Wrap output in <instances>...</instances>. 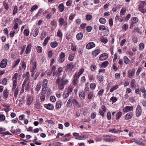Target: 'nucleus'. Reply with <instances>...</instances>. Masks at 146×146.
Segmentation results:
<instances>
[{
	"label": "nucleus",
	"mask_w": 146,
	"mask_h": 146,
	"mask_svg": "<svg viewBox=\"0 0 146 146\" xmlns=\"http://www.w3.org/2000/svg\"><path fill=\"white\" fill-rule=\"evenodd\" d=\"M69 82L68 80L63 78H61L58 77L56 80L55 83L58 86V89L60 90H63L65 86L67 85Z\"/></svg>",
	"instance_id": "f257e3e1"
},
{
	"label": "nucleus",
	"mask_w": 146,
	"mask_h": 146,
	"mask_svg": "<svg viewBox=\"0 0 146 146\" xmlns=\"http://www.w3.org/2000/svg\"><path fill=\"white\" fill-rule=\"evenodd\" d=\"M146 3L144 1H141L139 5L138 9L139 11L144 13L146 12L145 5Z\"/></svg>",
	"instance_id": "f03ea898"
},
{
	"label": "nucleus",
	"mask_w": 146,
	"mask_h": 146,
	"mask_svg": "<svg viewBox=\"0 0 146 146\" xmlns=\"http://www.w3.org/2000/svg\"><path fill=\"white\" fill-rule=\"evenodd\" d=\"M58 23L59 25L63 26L64 28L66 29L67 27L68 23L67 21H65L64 19L62 17L60 18L58 20Z\"/></svg>",
	"instance_id": "7ed1b4c3"
},
{
	"label": "nucleus",
	"mask_w": 146,
	"mask_h": 146,
	"mask_svg": "<svg viewBox=\"0 0 146 146\" xmlns=\"http://www.w3.org/2000/svg\"><path fill=\"white\" fill-rule=\"evenodd\" d=\"M65 54L63 52H61L59 55V57L58 59V61L60 63H62L65 60Z\"/></svg>",
	"instance_id": "20e7f679"
},
{
	"label": "nucleus",
	"mask_w": 146,
	"mask_h": 146,
	"mask_svg": "<svg viewBox=\"0 0 146 146\" xmlns=\"http://www.w3.org/2000/svg\"><path fill=\"white\" fill-rule=\"evenodd\" d=\"M142 110L141 108L139 105H138L136 110V115L137 117H139L141 113Z\"/></svg>",
	"instance_id": "39448f33"
},
{
	"label": "nucleus",
	"mask_w": 146,
	"mask_h": 146,
	"mask_svg": "<svg viewBox=\"0 0 146 146\" xmlns=\"http://www.w3.org/2000/svg\"><path fill=\"white\" fill-rule=\"evenodd\" d=\"M7 59L6 58L3 59L1 62L0 67L2 68H5L6 66L7 63Z\"/></svg>",
	"instance_id": "423d86ee"
},
{
	"label": "nucleus",
	"mask_w": 146,
	"mask_h": 146,
	"mask_svg": "<svg viewBox=\"0 0 146 146\" xmlns=\"http://www.w3.org/2000/svg\"><path fill=\"white\" fill-rule=\"evenodd\" d=\"M23 77H25V79L23 84L25 85V84L26 83H27V81H28L29 79L30 75L29 72H27L25 74H23Z\"/></svg>",
	"instance_id": "0eeeda50"
},
{
	"label": "nucleus",
	"mask_w": 146,
	"mask_h": 146,
	"mask_svg": "<svg viewBox=\"0 0 146 146\" xmlns=\"http://www.w3.org/2000/svg\"><path fill=\"white\" fill-rule=\"evenodd\" d=\"M74 67V63L72 62L68 64L66 66V69L68 71L72 70Z\"/></svg>",
	"instance_id": "6e6552de"
},
{
	"label": "nucleus",
	"mask_w": 146,
	"mask_h": 146,
	"mask_svg": "<svg viewBox=\"0 0 146 146\" xmlns=\"http://www.w3.org/2000/svg\"><path fill=\"white\" fill-rule=\"evenodd\" d=\"M95 44L94 42H90L87 44L86 47L87 49L90 50L95 47Z\"/></svg>",
	"instance_id": "1a4fd4ad"
},
{
	"label": "nucleus",
	"mask_w": 146,
	"mask_h": 146,
	"mask_svg": "<svg viewBox=\"0 0 146 146\" xmlns=\"http://www.w3.org/2000/svg\"><path fill=\"white\" fill-rule=\"evenodd\" d=\"M106 111V109L105 106H102L101 109L99 110V113L103 117L104 116V113Z\"/></svg>",
	"instance_id": "9d476101"
},
{
	"label": "nucleus",
	"mask_w": 146,
	"mask_h": 146,
	"mask_svg": "<svg viewBox=\"0 0 146 146\" xmlns=\"http://www.w3.org/2000/svg\"><path fill=\"white\" fill-rule=\"evenodd\" d=\"M79 78L74 75L73 78V80L72 81V83L73 85L75 86H78V79Z\"/></svg>",
	"instance_id": "9b49d317"
},
{
	"label": "nucleus",
	"mask_w": 146,
	"mask_h": 146,
	"mask_svg": "<svg viewBox=\"0 0 146 146\" xmlns=\"http://www.w3.org/2000/svg\"><path fill=\"white\" fill-rule=\"evenodd\" d=\"M135 72V69H133L132 70H130L128 72V77L129 78H131V77L134 76Z\"/></svg>",
	"instance_id": "f8f14e48"
},
{
	"label": "nucleus",
	"mask_w": 146,
	"mask_h": 146,
	"mask_svg": "<svg viewBox=\"0 0 146 146\" xmlns=\"http://www.w3.org/2000/svg\"><path fill=\"white\" fill-rule=\"evenodd\" d=\"M108 57V54L107 53H104L101 55L99 58V59L100 60L102 61L106 60Z\"/></svg>",
	"instance_id": "ddd939ff"
},
{
	"label": "nucleus",
	"mask_w": 146,
	"mask_h": 146,
	"mask_svg": "<svg viewBox=\"0 0 146 146\" xmlns=\"http://www.w3.org/2000/svg\"><path fill=\"white\" fill-rule=\"evenodd\" d=\"M44 106L45 108L49 110H52L54 108L53 104H45Z\"/></svg>",
	"instance_id": "4468645a"
},
{
	"label": "nucleus",
	"mask_w": 146,
	"mask_h": 146,
	"mask_svg": "<svg viewBox=\"0 0 146 146\" xmlns=\"http://www.w3.org/2000/svg\"><path fill=\"white\" fill-rule=\"evenodd\" d=\"M72 101L73 97H71L69 98L66 104V106L67 107L69 108L71 107L73 103Z\"/></svg>",
	"instance_id": "2eb2a0df"
},
{
	"label": "nucleus",
	"mask_w": 146,
	"mask_h": 146,
	"mask_svg": "<svg viewBox=\"0 0 146 146\" xmlns=\"http://www.w3.org/2000/svg\"><path fill=\"white\" fill-rule=\"evenodd\" d=\"M31 46L32 45L31 44H29L27 45L25 51L26 54H29L30 53Z\"/></svg>",
	"instance_id": "dca6fc26"
},
{
	"label": "nucleus",
	"mask_w": 146,
	"mask_h": 146,
	"mask_svg": "<svg viewBox=\"0 0 146 146\" xmlns=\"http://www.w3.org/2000/svg\"><path fill=\"white\" fill-rule=\"evenodd\" d=\"M133 116V113L131 112H129L126 114L125 117V119L129 120Z\"/></svg>",
	"instance_id": "f3484780"
},
{
	"label": "nucleus",
	"mask_w": 146,
	"mask_h": 146,
	"mask_svg": "<svg viewBox=\"0 0 146 146\" xmlns=\"http://www.w3.org/2000/svg\"><path fill=\"white\" fill-rule=\"evenodd\" d=\"M133 108V107L132 106H126L123 109V111L124 112H128L129 111L132 110Z\"/></svg>",
	"instance_id": "a211bd4d"
},
{
	"label": "nucleus",
	"mask_w": 146,
	"mask_h": 146,
	"mask_svg": "<svg viewBox=\"0 0 146 146\" xmlns=\"http://www.w3.org/2000/svg\"><path fill=\"white\" fill-rule=\"evenodd\" d=\"M84 72V69L83 68H81L80 69L78 73L77 74V73H76L74 75L76 76H77V77L79 78L80 75L83 73Z\"/></svg>",
	"instance_id": "6ab92c4d"
},
{
	"label": "nucleus",
	"mask_w": 146,
	"mask_h": 146,
	"mask_svg": "<svg viewBox=\"0 0 146 146\" xmlns=\"http://www.w3.org/2000/svg\"><path fill=\"white\" fill-rule=\"evenodd\" d=\"M83 37V34L81 33H78L76 35V38L78 40H81Z\"/></svg>",
	"instance_id": "aec40b11"
},
{
	"label": "nucleus",
	"mask_w": 146,
	"mask_h": 146,
	"mask_svg": "<svg viewBox=\"0 0 146 146\" xmlns=\"http://www.w3.org/2000/svg\"><path fill=\"white\" fill-rule=\"evenodd\" d=\"M126 11L127 9L125 8H123L121 9L120 12V15L121 17L122 16L125 14Z\"/></svg>",
	"instance_id": "412c9836"
},
{
	"label": "nucleus",
	"mask_w": 146,
	"mask_h": 146,
	"mask_svg": "<svg viewBox=\"0 0 146 146\" xmlns=\"http://www.w3.org/2000/svg\"><path fill=\"white\" fill-rule=\"evenodd\" d=\"M135 81L134 79H133L131 82L130 85L132 88H135L136 87V86L135 85Z\"/></svg>",
	"instance_id": "4be33fe9"
},
{
	"label": "nucleus",
	"mask_w": 146,
	"mask_h": 146,
	"mask_svg": "<svg viewBox=\"0 0 146 146\" xmlns=\"http://www.w3.org/2000/svg\"><path fill=\"white\" fill-rule=\"evenodd\" d=\"M79 96L80 98L82 100L84 99L85 97V94L84 92H81L79 93Z\"/></svg>",
	"instance_id": "5701e85b"
},
{
	"label": "nucleus",
	"mask_w": 146,
	"mask_h": 146,
	"mask_svg": "<svg viewBox=\"0 0 146 146\" xmlns=\"http://www.w3.org/2000/svg\"><path fill=\"white\" fill-rule=\"evenodd\" d=\"M134 142L135 143L141 146H145V144L142 142L141 141L139 140H134Z\"/></svg>",
	"instance_id": "b1692460"
},
{
	"label": "nucleus",
	"mask_w": 146,
	"mask_h": 146,
	"mask_svg": "<svg viewBox=\"0 0 146 146\" xmlns=\"http://www.w3.org/2000/svg\"><path fill=\"white\" fill-rule=\"evenodd\" d=\"M9 93V92L7 89L4 90L3 91V94L4 98H7L8 97Z\"/></svg>",
	"instance_id": "393cba45"
},
{
	"label": "nucleus",
	"mask_w": 146,
	"mask_h": 146,
	"mask_svg": "<svg viewBox=\"0 0 146 146\" xmlns=\"http://www.w3.org/2000/svg\"><path fill=\"white\" fill-rule=\"evenodd\" d=\"M100 52V50L99 49H96L93 51L92 52V54L94 56H96Z\"/></svg>",
	"instance_id": "a878e982"
},
{
	"label": "nucleus",
	"mask_w": 146,
	"mask_h": 146,
	"mask_svg": "<svg viewBox=\"0 0 146 146\" xmlns=\"http://www.w3.org/2000/svg\"><path fill=\"white\" fill-rule=\"evenodd\" d=\"M131 21L132 24H135L138 22V19L136 17H133L132 18Z\"/></svg>",
	"instance_id": "bb28decb"
},
{
	"label": "nucleus",
	"mask_w": 146,
	"mask_h": 146,
	"mask_svg": "<svg viewBox=\"0 0 146 146\" xmlns=\"http://www.w3.org/2000/svg\"><path fill=\"white\" fill-rule=\"evenodd\" d=\"M109 63L107 61H104L103 62L101 66L102 68H105L108 65Z\"/></svg>",
	"instance_id": "cd10ccee"
},
{
	"label": "nucleus",
	"mask_w": 146,
	"mask_h": 146,
	"mask_svg": "<svg viewBox=\"0 0 146 146\" xmlns=\"http://www.w3.org/2000/svg\"><path fill=\"white\" fill-rule=\"evenodd\" d=\"M62 102L61 101H58L56 102V108L58 109H59L61 106Z\"/></svg>",
	"instance_id": "c85d7f7f"
},
{
	"label": "nucleus",
	"mask_w": 146,
	"mask_h": 146,
	"mask_svg": "<svg viewBox=\"0 0 146 146\" xmlns=\"http://www.w3.org/2000/svg\"><path fill=\"white\" fill-rule=\"evenodd\" d=\"M58 8L59 9V11L60 12H63L64 9V7L63 4L62 3L60 4L58 6Z\"/></svg>",
	"instance_id": "c756f323"
},
{
	"label": "nucleus",
	"mask_w": 146,
	"mask_h": 146,
	"mask_svg": "<svg viewBox=\"0 0 146 146\" xmlns=\"http://www.w3.org/2000/svg\"><path fill=\"white\" fill-rule=\"evenodd\" d=\"M74 54L72 53L69 54L68 60L70 61H72L74 58Z\"/></svg>",
	"instance_id": "7c9ffc66"
},
{
	"label": "nucleus",
	"mask_w": 146,
	"mask_h": 146,
	"mask_svg": "<svg viewBox=\"0 0 146 146\" xmlns=\"http://www.w3.org/2000/svg\"><path fill=\"white\" fill-rule=\"evenodd\" d=\"M117 100V98L116 97L113 96L110 98V102H111L112 104H113V103L115 102Z\"/></svg>",
	"instance_id": "2f4dec72"
},
{
	"label": "nucleus",
	"mask_w": 146,
	"mask_h": 146,
	"mask_svg": "<svg viewBox=\"0 0 146 146\" xmlns=\"http://www.w3.org/2000/svg\"><path fill=\"white\" fill-rule=\"evenodd\" d=\"M50 45L52 48H55L58 46V43L56 41H54L51 42Z\"/></svg>",
	"instance_id": "473e14b6"
},
{
	"label": "nucleus",
	"mask_w": 146,
	"mask_h": 146,
	"mask_svg": "<svg viewBox=\"0 0 146 146\" xmlns=\"http://www.w3.org/2000/svg\"><path fill=\"white\" fill-rule=\"evenodd\" d=\"M99 21L100 23L102 24H104L106 22V19L103 17L100 18L99 19Z\"/></svg>",
	"instance_id": "72a5a7b5"
},
{
	"label": "nucleus",
	"mask_w": 146,
	"mask_h": 146,
	"mask_svg": "<svg viewBox=\"0 0 146 146\" xmlns=\"http://www.w3.org/2000/svg\"><path fill=\"white\" fill-rule=\"evenodd\" d=\"M70 94L67 92L66 91H64L62 95L64 99H66L69 96Z\"/></svg>",
	"instance_id": "f704fd0d"
},
{
	"label": "nucleus",
	"mask_w": 146,
	"mask_h": 146,
	"mask_svg": "<svg viewBox=\"0 0 146 146\" xmlns=\"http://www.w3.org/2000/svg\"><path fill=\"white\" fill-rule=\"evenodd\" d=\"M123 60L124 62L126 64H128L130 61L128 58L126 56H125L123 57Z\"/></svg>",
	"instance_id": "c9c22d12"
},
{
	"label": "nucleus",
	"mask_w": 146,
	"mask_h": 146,
	"mask_svg": "<svg viewBox=\"0 0 146 146\" xmlns=\"http://www.w3.org/2000/svg\"><path fill=\"white\" fill-rule=\"evenodd\" d=\"M48 80L46 79H44L42 82V86L43 87H47Z\"/></svg>",
	"instance_id": "e433bc0d"
},
{
	"label": "nucleus",
	"mask_w": 146,
	"mask_h": 146,
	"mask_svg": "<svg viewBox=\"0 0 146 146\" xmlns=\"http://www.w3.org/2000/svg\"><path fill=\"white\" fill-rule=\"evenodd\" d=\"M45 94L42 93H41L40 98L42 102H43L45 100Z\"/></svg>",
	"instance_id": "4c0bfd02"
},
{
	"label": "nucleus",
	"mask_w": 146,
	"mask_h": 146,
	"mask_svg": "<svg viewBox=\"0 0 146 146\" xmlns=\"http://www.w3.org/2000/svg\"><path fill=\"white\" fill-rule=\"evenodd\" d=\"M18 75L17 73H16L15 74L12 78L13 82H17V80Z\"/></svg>",
	"instance_id": "58836bf2"
},
{
	"label": "nucleus",
	"mask_w": 146,
	"mask_h": 146,
	"mask_svg": "<svg viewBox=\"0 0 146 146\" xmlns=\"http://www.w3.org/2000/svg\"><path fill=\"white\" fill-rule=\"evenodd\" d=\"M39 32V30L38 29H36L33 31V36L34 37L38 35Z\"/></svg>",
	"instance_id": "ea45409f"
},
{
	"label": "nucleus",
	"mask_w": 146,
	"mask_h": 146,
	"mask_svg": "<svg viewBox=\"0 0 146 146\" xmlns=\"http://www.w3.org/2000/svg\"><path fill=\"white\" fill-rule=\"evenodd\" d=\"M50 37L49 36H47L44 40L43 43L44 46H45L48 42V40L50 39Z\"/></svg>",
	"instance_id": "a19ab883"
},
{
	"label": "nucleus",
	"mask_w": 146,
	"mask_h": 146,
	"mask_svg": "<svg viewBox=\"0 0 146 146\" xmlns=\"http://www.w3.org/2000/svg\"><path fill=\"white\" fill-rule=\"evenodd\" d=\"M139 50H143L144 48V44L142 43H140L139 45Z\"/></svg>",
	"instance_id": "79ce46f5"
},
{
	"label": "nucleus",
	"mask_w": 146,
	"mask_h": 146,
	"mask_svg": "<svg viewBox=\"0 0 146 146\" xmlns=\"http://www.w3.org/2000/svg\"><path fill=\"white\" fill-rule=\"evenodd\" d=\"M96 66L94 64L90 66V69L93 72H95L96 69Z\"/></svg>",
	"instance_id": "37998d69"
},
{
	"label": "nucleus",
	"mask_w": 146,
	"mask_h": 146,
	"mask_svg": "<svg viewBox=\"0 0 146 146\" xmlns=\"http://www.w3.org/2000/svg\"><path fill=\"white\" fill-rule=\"evenodd\" d=\"M41 84L40 83H38L36 87L35 90L37 92H38L40 90L41 88Z\"/></svg>",
	"instance_id": "c03bdc74"
},
{
	"label": "nucleus",
	"mask_w": 146,
	"mask_h": 146,
	"mask_svg": "<svg viewBox=\"0 0 146 146\" xmlns=\"http://www.w3.org/2000/svg\"><path fill=\"white\" fill-rule=\"evenodd\" d=\"M25 89L26 91L29 90H30V84L28 82L26 83L25 85Z\"/></svg>",
	"instance_id": "a18cd8bd"
},
{
	"label": "nucleus",
	"mask_w": 146,
	"mask_h": 146,
	"mask_svg": "<svg viewBox=\"0 0 146 146\" xmlns=\"http://www.w3.org/2000/svg\"><path fill=\"white\" fill-rule=\"evenodd\" d=\"M122 115V112L121 111L118 112L116 115V119L118 120L120 118Z\"/></svg>",
	"instance_id": "49530a36"
},
{
	"label": "nucleus",
	"mask_w": 146,
	"mask_h": 146,
	"mask_svg": "<svg viewBox=\"0 0 146 146\" xmlns=\"http://www.w3.org/2000/svg\"><path fill=\"white\" fill-rule=\"evenodd\" d=\"M24 34L26 36H28L29 34V29H25L23 32Z\"/></svg>",
	"instance_id": "de8ad7c7"
},
{
	"label": "nucleus",
	"mask_w": 146,
	"mask_h": 146,
	"mask_svg": "<svg viewBox=\"0 0 146 146\" xmlns=\"http://www.w3.org/2000/svg\"><path fill=\"white\" fill-rule=\"evenodd\" d=\"M73 90V88L72 87L70 86L68 87L67 91H66L67 92L69 93V94H70Z\"/></svg>",
	"instance_id": "09e8293b"
},
{
	"label": "nucleus",
	"mask_w": 146,
	"mask_h": 146,
	"mask_svg": "<svg viewBox=\"0 0 146 146\" xmlns=\"http://www.w3.org/2000/svg\"><path fill=\"white\" fill-rule=\"evenodd\" d=\"M20 61V60L19 59H18L14 63V64L13 65V68H14L15 66H16L19 63Z\"/></svg>",
	"instance_id": "8fccbe9b"
},
{
	"label": "nucleus",
	"mask_w": 146,
	"mask_h": 146,
	"mask_svg": "<svg viewBox=\"0 0 146 146\" xmlns=\"http://www.w3.org/2000/svg\"><path fill=\"white\" fill-rule=\"evenodd\" d=\"M101 41L102 42H103L104 44H106L108 42V40L106 38L104 37H102L101 38Z\"/></svg>",
	"instance_id": "3c124183"
},
{
	"label": "nucleus",
	"mask_w": 146,
	"mask_h": 146,
	"mask_svg": "<svg viewBox=\"0 0 146 146\" xmlns=\"http://www.w3.org/2000/svg\"><path fill=\"white\" fill-rule=\"evenodd\" d=\"M19 90L18 87H17L15 90L14 92V96L17 97L18 95V92H19Z\"/></svg>",
	"instance_id": "603ef678"
},
{
	"label": "nucleus",
	"mask_w": 146,
	"mask_h": 146,
	"mask_svg": "<svg viewBox=\"0 0 146 146\" xmlns=\"http://www.w3.org/2000/svg\"><path fill=\"white\" fill-rule=\"evenodd\" d=\"M94 95L93 92H89L88 95V98L89 99H91L94 96Z\"/></svg>",
	"instance_id": "864d4df0"
},
{
	"label": "nucleus",
	"mask_w": 146,
	"mask_h": 146,
	"mask_svg": "<svg viewBox=\"0 0 146 146\" xmlns=\"http://www.w3.org/2000/svg\"><path fill=\"white\" fill-rule=\"evenodd\" d=\"M57 36L60 38H62V34L60 30H58L57 33Z\"/></svg>",
	"instance_id": "5fc2aeb1"
},
{
	"label": "nucleus",
	"mask_w": 146,
	"mask_h": 146,
	"mask_svg": "<svg viewBox=\"0 0 146 146\" xmlns=\"http://www.w3.org/2000/svg\"><path fill=\"white\" fill-rule=\"evenodd\" d=\"M96 87V84L95 83H92L91 84L90 88L91 89L94 90L95 89Z\"/></svg>",
	"instance_id": "6e6d98bb"
},
{
	"label": "nucleus",
	"mask_w": 146,
	"mask_h": 146,
	"mask_svg": "<svg viewBox=\"0 0 146 146\" xmlns=\"http://www.w3.org/2000/svg\"><path fill=\"white\" fill-rule=\"evenodd\" d=\"M77 49L76 46L75 45L72 44L71 46V50L73 51H75Z\"/></svg>",
	"instance_id": "4d7b16f0"
},
{
	"label": "nucleus",
	"mask_w": 146,
	"mask_h": 146,
	"mask_svg": "<svg viewBox=\"0 0 146 146\" xmlns=\"http://www.w3.org/2000/svg\"><path fill=\"white\" fill-rule=\"evenodd\" d=\"M36 50L37 52L41 53L42 51V48L41 46H38L36 47Z\"/></svg>",
	"instance_id": "13d9d810"
},
{
	"label": "nucleus",
	"mask_w": 146,
	"mask_h": 146,
	"mask_svg": "<svg viewBox=\"0 0 146 146\" xmlns=\"http://www.w3.org/2000/svg\"><path fill=\"white\" fill-rule=\"evenodd\" d=\"M9 47L10 46L9 44H6L4 46L3 49L7 51L9 50Z\"/></svg>",
	"instance_id": "bf43d9fd"
},
{
	"label": "nucleus",
	"mask_w": 146,
	"mask_h": 146,
	"mask_svg": "<svg viewBox=\"0 0 146 146\" xmlns=\"http://www.w3.org/2000/svg\"><path fill=\"white\" fill-rule=\"evenodd\" d=\"M48 87H43V88L42 90V93L46 94V90L47 89Z\"/></svg>",
	"instance_id": "052dcab7"
},
{
	"label": "nucleus",
	"mask_w": 146,
	"mask_h": 146,
	"mask_svg": "<svg viewBox=\"0 0 146 146\" xmlns=\"http://www.w3.org/2000/svg\"><path fill=\"white\" fill-rule=\"evenodd\" d=\"M46 34L45 32H43L42 33L40 36V38L43 40L46 36Z\"/></svg>",
	"instance_id": "680f3d73"
},
{
	"label": "nucleus",
	"mask_w": 146,
	"mask_h": 146,
	"mask_svg": "<svg viewBox=\"0 0 146 146\" xmlns=\"http://www.w3.org/2000/svg\"><path fill=\"white\" fill-rule=\"evenodd\" d=\"M128 26L127 25L125 24L122 27V30L123 31H125L128 28Z\"/></svg>",
	"instance_id": "e2e57ef3"
},
{
	"label": "nucleus",
	"mask_w": 146,
	"mask_h": 146,
	"mask_svg": "<svg viewBox=\"0 0 146 146\" xmlns=\"http://www.w3.org/2000/svg\"><path fill=\"white\" fill-rule=\"evenodd\" d=\"M38 8V6L37 5H34L33 6L31 9L30 11L33 12L34 11L37 9Z\"/></svg>",
	"instance_id": "0e129e2a"
},
{
	"label": "nucleus",
	"mask_w": 146,
	"mask_h": 146,
	"mask_svg": "<svg viewBox=\"0 0 146 146\" xmlns=\"http://www.w3.org/2000/svg\"><path fill=\"white\" fill-rule=\"evenodd\" d=\"M118 86L117 85H116L113 86L112 88L110 89V91L111 92H112L114 90H116L118 88Z\"/></svg>",
	"instance_id": "69168bd1"
},
{
	"label": "nucleus",
	"mask_w": 146,
	"mask_h": 146,
	"mask_svg": "<svg viewBox=\"0 0 146 146\" xmlns=\"http://www.w3.org/2000/svg\"><path fill=\"white\" fill-rule=\"evenodd\" d=\"M33 65L32 68L31 69V72H33L36 68V64L35 62H34L33 63Z\"/></svg>",
	"instance_id": "338daca9"
},
{
	"label": "nucleus",
	"mask_w": 146,
	"mask_h": 146,
	"mask_svg": "<svg viewBox=\"0 0 146 146\" xmlns=\"http://www.w3.org/2000/svg\"><path fill=\"white\" fill-rule=\"evenodd\" d=\"M92 16L90 15H86V19L87 21H90L92 18Z\"/></svg>",
	"instance_id": "774afa93"
}]
</instances>
